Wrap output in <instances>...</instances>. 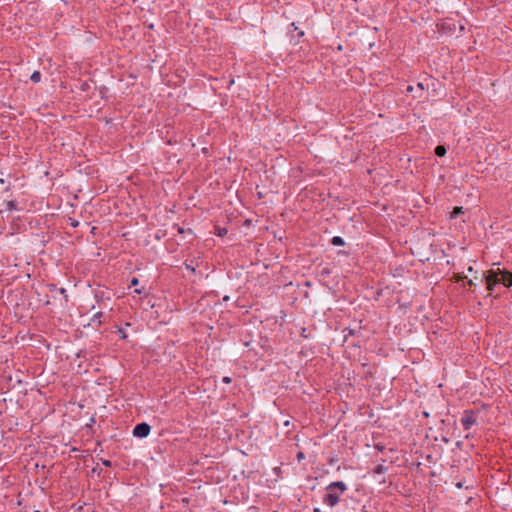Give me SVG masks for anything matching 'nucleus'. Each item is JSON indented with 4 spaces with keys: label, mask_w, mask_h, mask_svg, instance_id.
I'll return each mask as SVG.
<instances>
[{
    "label": "nucleus",
    "mask_w": 512,
    "mask_h": 512,
    "mask_svg": "<svg viewBox=\"0 0 512 512\" xmlns=\"http://www.w3.org/2000/svg\"><path fill=\"white\" fill-rule=\"evenodd\" d=\"M116 332L119 335L120 339H122V340H126L127 339L128 335H127V333H126L124 328H122L120 326H117V331Z\"/></svg>",
    "instance_id": "13"
},
{
    "label": "nucleus",
    "mask_w": 512,
    "mask_h": 512,
    "mask_svg": "<svg viewBox=\"0 0 512 512\" xmlns=\"http://www.w3.org/2000/svg\"><path fill=\"white\" fill-rule=\"evenodd\" d=\"M139 284V279L136 278V277H133L131 280H130V286H137Z\"/></svg>",
    "instance_id": "16"
},
{
    "label": "nucleus",
    "mask_w": 512,
    "mask_h": 512,
    "mask_svg": "<svg viewBox=\"0 0 512 512\" xmlns=\"http://www.w3.org/2000/svg\"><path fill=\"white\" fill-rule=\"evenodd\" d=\"M229 300H230V297H229V296H224V297H223V301L227 302V301H229Z\"/></svg>",
    "instance_id": "26"
},
{
    "label": "nucleus",
    "mask_w": 512,
    "mask_h": 512,
    "mask_svg": "<svg viewBox=\"0 0 512 512\" xmlns=\"http://www.w3.org/2000/svg\"><path fill=\"white\" fill-rule=\"evenodd\" d=\"M134 292H135L136 294H141V293H142V290H141V289H137V288H136V289L134 290Z\"/></svg>",
    "instance_id": "25"
},
{
    "label": "nucleus",
    "mask_w": 512,
    "mask_h": 512,
    "mask_svg": "<svg viewBox=\"0 0 512 512\" xmlns=\"http://www.w3.org/2000/svg\"><path fill=\"white\" fill-rule=\"evenodd\" d=\"M418 87H420L421 89H423V85H422V83H419V84H418Z\"/></svg>",
    "instance_id": "36"
},
{
    "label": "nucleus",
    "mask_w": 512,
    "mask_h": 512,
    "mask_svg": "<svg viewBox=\"0 0 512 512\" xmlns=\"http://www.w3.org/2000/svg\"><path fill=\"white\" fill-rule=\"evenodd\" d=\"M34 512H40V511H39V510H36V511H34Z\"/></svg>",
    "instance_id": "39"
},
{
    "label": "nucleus",
    "mask_w": 512,
    "mask_h": 512,
    "mask_svg": "<svg viewBox=\"0 0 512 512\" xmlns=\"http://www.w3.org/2000/svg\"><path fill=\"white\" fill-rule=\"evenodd\" d=\"M102 464L106 467H111L112 462L110 460L102 459Z\"/></svg>",
    "instance_id": "18"
},
{
    "label": "nucleus",
    "mask_w": 512,
    "mask_h": 512,
    "mask_svg": "<svg viewBox=\"0 0 512 512\" xmlns=\"http://www.w3.org/2000/svg\"><path fill=\"white\" fill-rule=\"evenodd\" d=\"M412 89H413V88H412V86H408V87H407V91H408V92L412 91Z\"/></svg>",
    "instance_id": "29"
},
{
    "label": "nucleus",
    "mask_w": 512,
    "mask_h": 512,
    "mask_svg": "<svg viewBox=\"0 0 512 512\" xmlns=\"http://www.w3.org/2000/svg\"><path fill=\"white\" fill-rule=\"evenodd\" d=\"M215 233L217 236L224 237L228 233V230L225 227H216Z\"/></svg>",
    "instance_id": "14"
},
{
    "label": "nucleus",
    "mask_w": 512,
    "mask_h": 512,
    "mask_svg": "<svg viewBox=\"0 0 512 512\" xmlns=\"http://www.w3.org/2000/svg\"><path fill=\"white\" fill-rule=\"evenodd\" d=\"M338 254H344V255H346L347 253H346V252H342V251H338Z\"/></svg>",
    "instance_id": "34"
},
{
    "label": "nucleus",
    "mask_w": 512,
    "mask_h": 512,
    "mask_svg": "<svg viewBox=\"0 0 512 512\" xmlns=\"http://www.w3.org/2000/svg\"><path fill=\"white\" fill-rule=\"evenodd\" d=\"M434 152H435L436 156L444 157L447 153V149L444 145H438V146H436Z\"/></svg>",
    "instance_id": "8"
},
{
    "label": "nucleus",
    "mask_w": 512,
    "mask_h": 512,
    "mask_svg": "<svg viewBox=\"0 0 512 512\" xmlns=\"http://www.w3.org/2000/svg\"><path fill=\"white\" fill-rule=\"evenodd\" d=\"M70 221H71L70 224H71L72 227H77L79 225V222L77 220H74V219L70 218Z\"/></svg>",
    "instance_id": "19"
},
{
    "label": "nucleus",
    "mask_w": 512,
    "mask_h": 512,
    "mask_svg": "<svg viewBox=\"0 0 512 512\" xmlns=\"http://www.w3.org/2000/svg\"><path fill=\"white\" fill-rule=\"evenodd\" d=\"M423 415H424L425 417H428V416H429V414H428L427 412H423Z\"/></svg>",
    "instance_id": "35"
},
{
    "label": "nucleus",
    "mask_w": 512,
    "mask_h": 512,
    "mask_svg": "<svg viewBox=\"0 0 512 512\" xmlns=\"http://www.w3.org/2000/svg\"><path fill=\"white\" fill-rule=\"evenodd\" d=\"M464 210L462 206H456L453 208V210L450 213L451 219H456L459 215L463 214Z\"/></svg>",
    "instance_id": "7"
},
{
    "label": "nucleus",
    "mask_w": 512,
    "mask_h": 512,
    "mask_svg": "<svg viewBox=\"0 0 512 512\" xmlns=\"http://www.w3.org/2000/svg\"><path fill=\"white\" fill-rule=\"evenodd\" d=\"M337 460H338V459H337V457H332V458H330V459L328 460V463H329L330 465H333Z\"/></svg>",
    "instance_id": "21"
},
{
    "label": "nucleus",
    "mask_w": 512,
    "mask_h": 512,
    "mask_svg": "<svg viewBox=\"0 0 512 512\" xmlns=\"http://www.w3.org/2000/svg\"><path fill=\"white\" fill-rule=\"evenodd\" d=\"M477 422V413L474 410H465L461 418V424L465 430H469Z\"/></svg>",
    "instance_id": "3"
},
{
    "label": "nucleus",
    "mask_w": 512,
    "mask_h": 512,
    "mask_svg": "<svg viewBox=\"0 0 512 512\" xmlns=\"http://www.w3.org/2000/svg\"><path fill=\"white\" fill-rule=\"evenodd\" d=\"M92 422H95L94 418H91V421H89V424H92Z\"/></svg>",
    "instance_id": "37"
},
{
    "label": "nucleus",
    "mask_w": 512,
    "mask_h": 512,
    "mask_svg": "<svg viewBox=\"0 0 512 512\" xmlns=\"http://www.w3.org/2000/svg\"><path fill=\"white\" fill-rule=\"evenodd\" d=\"M0 184H2V185L5 184V180L1 178L0 179Z\"/></svg>",
    "instance_id": "31"
},
{
    "label": "nucleus",
    "mask_w": 512,
    "mask_h": 512,
    "mask_svg": "<svg viewBox=\"0 0 512 512\" xmlns=\"http://www.w3.org/2000/svg\"><path fill=\"white\" fill-rule=\"evenodd\" d=\"M6 206H7V209H8L9 211H13V210H16V209H17V203H16V201H14V200H10V201H8V202H7V204H6Z\"/></svg>",
    "instance_id": "15"
},
{
    "label": "nucleus",
    "mask_w": 512,
    "mask_h": 512,
    "mask_svg": "<svg viewBox=\"0 0 512 512\" xmlns=\"http://www.w3.org/2000/svg\"><path fill=\"white\" fill-rule=\"evenodd\" d=\"M179 233H183V228H178Z\"/></svg>",
    "instance_id": "33"
},
{
    "label": "nucleus",
    "mask_w": 512,
    "mask_h": 512,
    "mask_svg": "<svg viewBox=\"0 0 512 512\" xmlns=\"http://www.w3.org/2000/svg\"><path fill=\"white\" fill-rule=\"evenodd\" d=\"M456 487H457V488H462V487H463V485H462V483H461V482H458V483L456 484Z\"/></svg>",
    "instance_id": "27"
},
{
    "label": "nucleus",
    "mask_w": 512,
    "mask_h": 512,
    "mask_svg": "<svg viewBox=\"0 0 512 512\" xmlns=\"http://www.w3.org/2000/svg\"><path fill=\"white\" fill-rule=\"evenodd\" d=\"M326 490L328 493L324 496L323 502L327 503L329 506L334 507L340 501V494L344 493L347 490V486L343 481H335L331 482Z\"/></svg>",
    "instance_id": "2"
},
{
    "label": "nucleus",
    "mask_w": 512,
    "mask_h": 512,
    "mask_svg": "<svg viewBox=\"0 0 512 512\" xmlns=\"http://www.w3.org/2000/svg\"><path fill=\"white\" fill-rule=\"evenodd\" d=\"M330 243L333 245V246H343L345 245V241L342 237L340 236H334L331 240H330Z\"/></svg>",
    "instance_id": "9"
},
{
    "label": "nucleus",
    "mask_w": 512,
    "mask_h": 512,
    "mask_svg": "<svg viewBox=\"0 0 512 512\" xmlns=\"http://www.w3.org/2000/svg\"><path fill=\"white\" fill-rule=\"evenodd\" d=\"M30 79L34 83H38L41 81V73L39 71H34L30 76Z\"/></svg>",
    "instance_id": "12"
},
{
    "label": "nucleus",
    "mask_w": 512,
    "mask_h": 512,
    "mask_svg": "<svg viewBox=\"0 0 512 512\" xmlns=\"http://www.w3.org/2000/svg\"><path fill=\"white\" fill-rule=\"evenodd\" d=\"M92 422H95L94 418H91V421H89V424H92Z\"/></svg>",
    "instance_id": "38"
},
{
    "label": "nucleus",
    "mask_w": 512,
    "mask_h": 512,
    "mask_svg": "<svg viewBox=\"0 0 512 512\" xmlns=\"http://www.w3.org/2000/svg\"><path fill=\"white\" fill-rule=\"evenodd\" d=\"M313 512H321L319 508H314Z\"/></svg>",
    "instance_id": "30"
},
{
    "label": "nucleus",
    "mask_w": 512,
    "mask_h": 512,
    "mask_svg": "<svg viewBox=\"0 0 512 512\" xmlns=\"http://www.w3.org/2000/svg\"><path fill=\"white\" fill-rule=\"evenodd\" d=\"M222 382L225 383V384H230L232 382V379L229 376H224L222 378Z\"/></svg>",
    "instance_id": "17"
},
{
    "label": "nucleus",
    "mask_w": 512,
    "mask_h": 512,
    "mask_svg": "<svg viewBox=\"0 0 512 512\" xmlns=\"http://www.w3.org/2000/svg\"><path fill=\"white\" fill-rule=\"evenodd\" d=\"M103 322H106V315L100 311L93 315L88 325L98 328Z\"/></svg>",
    "instance_id": "5"
},
{
    "label": "nucleus",
    "mask_w": 512,
    "mask_h": 512,
    "mask_svg": "<svg viewBox=\"0 0 512 512\" xmlns=\"http://www.w3.org/2000/svg\"><path fill=\"white\" fill-rule=\"evenodd\" d=\"M330 272L327 268L323 269L321 275H328Z\"/></svg>",
    "instance_id": "22"
},
{
    "label": "nucleus",
    "mask_w": 512,
    "mask_h": 512,
    "mask_svg": "<svg viewBox=\"0 0 512 512\" xmlns=\"http://www.w3.org/2000/svg\"><path fill=\"white\" fill-rule=\"evenodd\" d=\"M388 470V468L382 464H379L377 465L375 468H374V473L375 474H384L386 473Z\"/></svg>",
    "instance_id": "11"
},
{
    "label": "nucleus",
    "mask_w": 512,
    "mask_h": 512,
    "mask_svg": "<svg viewBox=\"0 0 512 512\" xmlns=\"http://www.w3.org/2000/svg\"><path fill=\"white\" fill-rule=\"evenodd\" d=\"M467 283H468V285H470V286H472V285L474 284L472 280H468V282H467Z\"/></svg>",
    "instance_id": "28"
},
{
    "label": "nucleus",
    "mask_w": 512,
    "mask_h": 512,
    "mask_svg": "<svg viewBox=\"0 0 512 512\" xmlns=\"http://www.w3.org/2000/svg\"><path fill=\"white\" fill-rule=\"evenodd\" d=\"M289 33L291 34V41H294V44H298L300 42V39L304 36V31L302 30H299L298 33H297V37H295L293 34H292V31L289 30Z\"/></svg>",
    "instance_id": "10"
},
{
    "label": "nucleus",
    "mask_w": 512,
    "mask_h": 512,
    "mask_svg": "<svg viewBox=\"0 0 512 512\" xmlns=\"http://www.w3.org/2000/svg\"><path fill=\"white\" fill-rule=\"evenodd\" d=\"M60 291H61L62 294H65V292H66V290L64 288H61Z\"/></svg>",
    "instance_id": "32"
},
{
    "label": "nucleus",
    "mask_w": 512,
    "mask_h": 512,
    "mask_svg": "<svg viewBox=\"0 0 512 512\" xmlns=\"http://www.w3.org/2000/svg\"><path fill=\"white\" fill-rule=\"evenodd\" d=\"M151 431V427L148 423L146 422H141V423H138L134 428H133V436L137 437V438H145L149 435Z\"/></svg>",
    "instance_id": "4"
},
{
    "label": "nucleus",
    "mask_w": 512,
    "mask_h": 512,
    "mask_svg": "<svg viewBox=\"0 0 512 512\" xmlns=\"http://www.w3.org/2000/svg\"><path fill=\"white\" fill-rule=\"evenodd\" d=\"M88 87H89V86H88V84H87V83H84V84L82 85V90H84V91H85V90H87V89H88Z\"/></svg>",
    "instance_id": "24"
},
{
    "label": "nucleus",
    "mask_w": 512,
    "mask_h": 512,
    "mask_svg": "<svg viewBox=\"0 0 512 512\" xmlns=\"http://www.w3.org/2000/svg\"><path fill=\"white\" fill-rule=\"evenodd\" d=\"M304 458H305L304 453H303V452H298V454H297V459H298V461H301V460H302V459H304Z\"/></svg>",
    "instance_id": "20"
},
{
    "label": "nucleus",
    "mask_w": 512,
    "mask_h": 512,
    "mask_svg": "<svg viewBox=\"0 0 512 512\" xmlns=\"http://www.w3.org/2000/svg\"><path fill=\"white\" fill-rule=\"evenodd\" d=\"M483 280L486 283L487 296H491L499 284H503L506 287L512 286V272L501 269L499 264H497L496 268H491L483 273Z\"/></svg>",
    "instance_id": "1"
},
{
    "label": "nucleus",
    "mask_w": 512,
    "mask_h": 512,
    "mask_svg": "<svg viewBox=\"0 0 512 512\" xmlns=\"http://www.w3.org/2000/svg\"><path fill=\"white\" fill-rule=\"evenodd\" d=\"M184 265H185V268L187 270H190L192 273H195L196 267H198V263L195 260H186Z\"/></svg>",
    "instance_id": "6"
},
{
    "label": "nucleus",
    "mask_w": 512,
    "mask_h": 512,
    "mask_svg": "<svg viewBox=\"0 0 512 512\" xmlns=\"http://www.w3.org/2000/svg\"><path fill=\"white\" fill-rule=\"evenodd\" d=\"M290 27H292V28H293V32H294V31H298V27L295 25V23H291V24H290Z\"/></svg>",
    "instance_id": "23"
}]
</instances>
